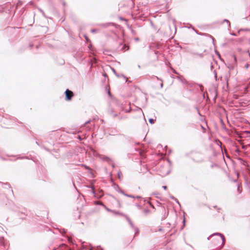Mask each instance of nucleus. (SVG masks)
I'll return each instance as SVG.
<instances>
[{"mask_svg":"<svg viewBox=\"0 0 250 250\" xmlns=\"http://www.w3.org/2000/svg\"><path fill=\"white\" fill-rule=\"evenodd\" d=\"M122 49L123 51H125L129 49V47L128 46L126 45V44H124L123 47L122 48Z\"/></svg>","mask_w":250,"mask_h":250,"instance_id":"obj_4","label":"nucleus"},{"mask_svg":"<svg viewBox=\"0 0 250 250\" xmlns=\"http://www.w3.org/2000/svg\"><path fill=\"white\" fill-rule=\"evenodd\" d=\"M66 98L65 99L67 101H70L71 100L72 98L74 96V94L72 91L69 89H66L65 92Z\"/></svg>","mask_w":250,"mask_h":250,"instance_id":"obj_3","label":"nucleus"},{"mask_svg":"<svg viewBox=\"0 0 250 250\" xmlns=\"http://www.w3.org/2000/svg\"><path fill=\"white\" fill-rule=\"evenodd\" d=\"M163 188H164V189H167V186H163Z\"/></svg>","mask_w":250,"mask_h":250,"instance_id":"obj_7","label":"nucleus"},{"mask_svg":"<svg viewBox=\"0 0 250 250\" xmlns=\"http://www.w3.org/2000/svg\"><path fill=\"white\" fill-rule=\"evenodd\" d=\"M215 240L217 242V245L218 244L219 246L218 247V250L221 249L225 243V237L223 235L221 234H219L217 235V237L215 238Z\"/></svg>","mask_w":250,"mask_h":250,"instance_id":"obj_1","label":"nucleus"},{"mask_svg":"<svg viewBox=\"0 0 250 250\" xmlns=\"http://www.w3.org/2000/svg\"><path fill=\"white\" fill-rule=\"evenodd\" d=\"M96 61V59L95 58H94L93 59V61ZM92 61H93V60H92Z\"/></svg>","mask_w":250,"mask_h":250,"instance_id":"obj_8","label":"nucleus"},{"mask_svg":"<svg viewBox=\"0 0 250 250\" xmlns=\"http://www.w3.org/2000/svg\"><path fill=\"white\" fill-rule=\"evenodd\" d=\"M220 210V208H218L217 211L212 210L211 212V217L215 220H217L219 218L221 217L222 214Z\"/></svg>","mask_w":250,"mask_h":250,"instance_id":"obj_2","label":"nucleus"},{"mask_svg":"<svg viewBox=\"0 0 250 250\" xmlns=\"http://www.w3.org/2000/svg\"><path fill=\"white\" fill-rule=\"evenodd\" d=\"M125 196H129V197H131V196H129V195H127L126 194H125Z\"/></svg>","mask_w":250,"mask_h":250,"instance_id":"obj_9","label":"nucleus"},{"mask_svg":"<svg viewBox=\"0 0 250 250\" xmlns=\"http://www.w3.org/2000/svg\"><path fill=\"white\" fill-rule=\"evenodd\" d=\"M108 94L109 96H111V94L109 89H108Z\"/></svg>","mask_w":250,"mask_h":250,"instance_id":"obj_6","label":"nucleus"},{"mask_svg":"<svg viewBox=\"0 0 250 250\" xmlns=\"http://www.w3.org/2000/svg\"><path fill=\"white\" fill-rule=\"evenodd\" d=\"M149 122L151 123V124H153L154 123V120L153 119H150L149 120Z\"/></svg>","mask_w":250,"mask_h":250,"instance_id":"obj_5","label":"nucleus"}]
</instances>
